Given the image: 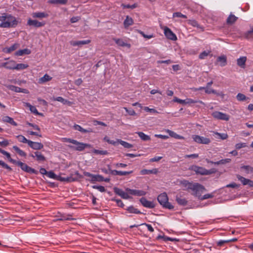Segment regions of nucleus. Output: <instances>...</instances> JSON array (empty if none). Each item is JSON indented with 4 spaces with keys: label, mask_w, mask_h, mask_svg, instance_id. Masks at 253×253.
I'll return each instance as SVG.
<instances>
[{
    "label": "nucleus",
    "mask_w": 253,
    "mask_h": 253,
    "mask_svg": "<svg viewBox=\"0 0 253 253\" xmlns=\"http://www.w3.org/2000/svg\"><path fill=\"white\" fill-rule=\"evenodd\" d=\"M113 40L116 43L120 46L130 47V44L126 42L123 39L114 38Z\"/></svg>",
    "instance_id": "4be33fe9"
},
{
    "label": "nucleus",
    "mask_w": 253,
    "mask_h": 253,
    "mask_svg": "<svg viewBox=\"0 0 253 253\" xmlns=\"http://www.w3.org/2000/svg\"><path fill=\"white\" fill-rule=\"evenodd\" d=\"M13 150L17 153V154L21 157H26V153L23 151L22 150L20 149L18 146H13Z\"/></svg>",
    "instance_id": "c9c22d12"
},
{
    "label": "nucleus",
    "mask_w": 253,
    "mask_h": 253,
    "mask_svg": "<svg viewBox=\"0 0 253 253\" xmlns=\"http://www.w3.org/2000/svg\"><path fill=\"white\" fill-rule=\"evenodd\" d=\"M2 121L4 122L10 124L13 126H17V124L13 120V119L9 116H4L2 118Z\"/></svg>",
    "instance_id": "c85d7f7f"
},
{
    "label": "nucleus",
    "mask_w": 253,
    "mask_h": 253,
    "mask_svg": "<svg viewBox=\"0 0 253 253\" xmlns=\"http://www.w3.org/2000/svg\"><path fill=\"white\" fill-rule=\"evenodd\" d=\"M118 141L120 144L123 145L125 148H131L133 147V145L126 141L122 140L121 139H118Z\"/></svg>",
    "instance_id": "49530a36"
},
{
    "label": "nucleus",
    "mask_w": 253,
    "mask_h": 253,
    "mask_svg": "<svg viewBox=\"0 0 253 253\" xmlns=\"http://www.w3.org/2000/svg\"><path fill=\"white\" fill-rule=\"evenodd\" d=\"M133 24V19L128 16H126V18L124 22V25L125 28L128 27Z\"/></svg>",
    "instance_id": "c756f323"
},
{
    "label": "nucleus",
    "mask_w": 253,
    "mask_h": 253,
    "mask_svg": "<svg viewBox=\"0 0 253 253\" xmlns=\"http://www.w3.org/2000/svg\"><path fill=\"white\" fill-rule=\"evenodd\" d=\"M137 31L139 34H140L144 38H146L147 39H151V38L154 37L153 35H146V34H145V33L143 32H142L141 30H137Z\"/></svg>",
    "instance_id": "5fc2aeb1"
},
{
    "label": "nucleus",
    "mask_w": 253,
    "mask_h": 253,
    "mask_svg": "<svg viewBox=\"0 0 253 253\" xmlns=\"http://www.w3.org/2000/svg\"><path fill=\"white\" fill-rule=\"evenodd\" d=\"M9 88L11 90L15 91L16 92H20L21 88L18 87V86H14V85H10L9 86Z\"/></svg>",
    "instance_id": "69168bd1"
},
{
    "label": "nucleus",
    "mask_w": 253,
    "mask_h": 253,
    "mask_svg": "<svg viewBox=\"0 0 253 253\" xmlns=\"http://www.w3.org/2000/svg\"><path fill=\"white\" fill-rule=\"evenodd\" d=\"M246 60L247 57L246 56L241 57L237 60V65L240 67L244 68Z\"/></svg>",
    "instance_id": "bb28decb"
},
{
    "label": "nucleus",
    "mask_w": 253,
    "mask_h": 253,
    "mask_svg": "<svg viewBox=\"0 0 253 253\" xmlns=\"http://www.w3.org/2000/svg\"><path fill=\"white\" fill-rule=\"evenodd\" d=\"M29 67L27 64L24 63H16L15 69L16 70L19 71L27 69Z\"/></svg>",
    "instance_id": "ea45409f"
},
{
    "label": "nucleus",
    "mask_w": 253,
    "mask_h": 253,
    "mask_svg": "<svg viewBox=\"0 0 253 253\" xmlns=\"http://www.w3.org/2000/svg\"><path fill=\"white\" fill-rule=\"evenodd\" d=\"M158 172V170L157 169H142L140 171V173L141 175H146V174H157Z\"/></svg>",
    "instance_id": "b1692460"
},
{
    "label": "nucleus",
    "mask_w": 253,
    "mask_h": 253,
    "mask_svg": "<svg viewBox=\"0 0 253 253\" xmlns=\"http://www.w3.org/2000/svg\"><path fill=\"white\" fill-rule=\"evenodd\" d=\"M32 16L34 18L42 19L47 17L48 14L44 12H36L32 14Z\"/></svg>",
    "instance_id": "6ab92c4d"
},
{
    "label": "nucleus",
    "mask_w": 253,
    "mask_h": 253,
    "mask_svg": "<svg viewBox=\"0 0 253 253\" xmlns=\"http://www.w3.org/2000/svg\"><path fill=\"white\" fill-rule=\"evenodd\" d=\"M16 138L19 142L27 143L28 144H29V142L30 141V140L26 139V138L22 135H18L16 136Z\"/></svg>",
    "instance_id": "a18cd8bd"
},
{
    "label": "nucleus",
    "mask_w": 253,
    "mask_h": 253,
    "mask_svg": "<svg viewBox=\"0 0 253 253\" xmlns=\"http://www.w3.org/2000/svg\"><path fill=\"white\" fill-rule=\"evenodd\" d=\"M211 53V51H204L201 52L199 56V57L201 59H205L206 57L208 56L210 53Z\"/></svg>",
    "instance_id": "603ef678"
},
{
    "label": "nucleus",
    "mask_w": 253,
    "mask_h": 253,
    "mask_svg": "<svg viewBox=\"0 0 253 253\" xmlns=\"http://www.w3.org/2000/svg\"><path fill=\"white\" fill-rule=\"evenodd\" d=\"M206 162L209 164H214L215 165H225L227 163H229L231 161V160L229 158H226L224 159L220 160V161L217 162H213L209 160V159L206 160Z\"/></svg>",
    "instance_id": "dca6fc26"
},
{
    "label": "nucleus",
    "mask_w": 253,
    "mask_h": 253,
    "mask_svg": "<svg viewBox=\"0 0 253 253\" xmlns=\"http://www.w3.org/2000/svg\"><path fill=\"white\" fill-rule=\"evenodd\" d=\"M128 212L134 214H140L141 213V211H139L137 209L135 208L133 206H131L127 208L126 209Z\"/></svg>",
    "instance_id": "72a5a7b5"
},
{
    "label": "nucleus",
    "mask_w": 253,
    "mask_h": 253,
    "mask_svg": "<svg viewBox=\"0 0 253 253\" xmlns=\"http://www.w3.org/2000/svg\"><path fill=\"white\" fill-rule=\"evenodd\" d=\"M126 191L130 195L137 196H145L146 194V192L140 190L131 189L129 188H126Z\"/></svg>",
    "instance_id": "f8f14e48"
},
{
    "label": "nucleus",
    "mask_w": 253,
    "mask_h": 253,
    "mask_svg": "<svg viewBox=\"0 0 253 253\" xmlns=\"http://www.w3.org/2000/svg\"><path fill=\"white\" fill-rule=\"evenodd\" d=\"M67 1L68 0H50L48 1V3L51 4H66Z\"/></svg>",
    "instance_id": "37998d69"
},
{
    "label": "nucleus",
    "mask_w": 253,
    "mask_h": 253,
    "mask_svg": "<svg viewBox=\"0 0 253 253\" xmlns=\"http://www.w3.org/2000/svg\"><path fill=\"white\" fill-rule=\"evenodd\" d=\"M34 154L35 155L37 161L39 162L45 161V157L40 152L36 151L34 152Z\"/></svg>",
    "instance_id": "2f4dec72"
},
{
    "label": "nucleus",
    "mask_w": 253,
    "mask_h": 253,
    "mask_svg": "<svg viewBox=\"0 0 253 253\" xmlns=\"http://www.w3.org/2000/svg\"><path fill=\"white\" fill-rule=\"evenodd\" d=\"M175 200L179 205L184 206H186L187 204V201L185 198H181V197L177 196Z\"/></svg>",
    "instance_id": "4c0bfd02"
},
{
    "label": "nucleus",
    "mask_w": 253,
    "mask_h": 253,
    "mask_svg": "<svg viewBox=\"0 0 253 253\" xmlns=\"http://www.w3.org/2000/svg\"><path fill=\"white\" fill-rule=\"evenodd\" d=\"M104 177L99 174L95 175V177L94 179V182L95 181H103Z\"/></svg>",
    "instance_id": "774afa93"
},
{
    "label": "nucleus",
    "mask_w": 253,
    "mask_h": 253,
    "mask_svg": "<svg viewBox=\"0 0 253 253\" xmlns=\"http://www.w3.org/2000/svg\"><path fill=\"white\" fill-rule=\"evenodd\" d=\"M28 145L32 149L36 150H41L43 147L42 143L33 142L31 140L29 142Z\"/></svg>",
    "instance_id": "a211bd4d"
},
{
    "label": "nucleus",
    "mask_w": 253,
    "mask_h": 253,
    "mask_svg": "<svg viewBox=\"0 0 253 253\" xmlns=\"http://www.w3.org/2000/svg\"><path fill=\"white\" fill-rule=\"evenodd\" d=\"M165 131L167 132L170 136L173 137L174 138L178 139H184V137L182 136L179 135L174 132V131L170 130L169 129H166Z\"/></svg>",
    "instance_id": "393cba45"
},
{
    "label": "nucleus",
    "mask_w": 253,
    "mask_h": 253,
    "mask_svg": "<svg viewBox=\"0 0 253 253\" xmlns=\"http://www.w3.org/2000/svg\"><path fill=\"white\" fill-rule=\"evenodd\" d=\"M241 169L246 170L247 173H253V168L250 166H243Z\"/></svg>",
    "instance_id": "3c124183"
},
{
    "label": "nucleus",
    "mask_w": 253,
    "mask_h": 253,
    "mask_svg": "<svg viewBox=\"0 0 253 253\" xmlns=\"http://www.w3.org/2000/svg\"><path fill=\"white\" fill-rule=\"evenodd\" d=\"M31 53V51L30 49L28 48H25L23 49H20L15 53V55L16 56H22L25 54H30Z\"/></svg>",
    "instance_id": "a878e982"
},
{
    "label": "nucleus",
    "mask_w": 253,
    "mask_h": 253,
    "mask_svg": "<svg viewBox=\"0 0 253 253\" xmlns=\"http://www.w3.org/2000/svg\"><path fill=\"white\" fill-rule=\"evenodd\" d=\"M27 25L30 26H34L36 28H39L43 27L45 25V22H40L37 20H33L31 18H29L27 21Z\"/></svg>",
    "instance_id": "9b49d317"
},
{
    "label": "nucleus",
    "mask_w": 253,
    "mask_h": 253,
    "mask_svg": "<svg viewBox=\"0 0 253 253\" xmlns=\"http://www.w3.org/2000/svg\"><path fill=\"white\" fill-rule=\"evenodd\" d=\"M93 153L95 154L100 155H107L109 154L107 150H99L96 149H94L93 150Z\"/></svg>",
    "instance_id": "09e8293b"
},
{
    "label": "nucleus",
    "mask_w": 253,
    "mask_h": 253,
    "mask_svg": "<svg viewBox=\"0 0 253 253\" xmlns=\"http://www.w3.org/2000/svg\"><path fill=\"white\" fill-rule=\"evenodd\" d=\"M71 177H64L60 176H57L56 179L60 180L61 181H71Z\"/></svg>",
    "instance_id": "0e129e2a"
},
{
    "label": "nucleus",
    "mask_w": 253,
    "mask_h": 253,
    "mask_svg": "<svg viewBox=\"0 0 253 253\" xmlns=\"http://www.w3.org/2000/svg\"><path fill=\"white\" fill-rule=\"evenodd\" d=\"M24 106L28 107L29 108L30 111L31 112H32L33 113H34V114L37 115L42 116L43 115L42 113H39L38 112V111L37 110V109H36V108L35 106H32L29 103H27V102L24 103Z\"/></svg>",
    "instance_id": "aec40b11"
},
{
    "label": "nucleus",
    "mask_w": 253,
    "mask_h": 253,
    "mask_svg": "<svg viewBox=\"0 0 253 253\" xmlns=\"http://www.w3.org/2000/svg\"><path fill=\"white\" fill-rule=\"evenodd\" d=\"M205 92H206V93H207L208 94L213 93V94H216L218 95H221V96L224 95V94L222 93H217L215 90L209 88H209L206 87Z\"/></svg>",
    "instance_id": "8fccbe9b"
},
{
    "label": "nucleus",
    "mask_w": 253,
    "mask_h": 253,
    "mask_svg": "<svg viewBox=\"0 0 253 253\" xmlns=\"http://www.w3.org/2000/svg\"><path fill=\"white\" fill-rule=\"evenodd\" d=\"M84 176L90 178L89 180H90L92 182H94V179L95 177V175L91 174L88 172H86V171L84 172Z\"/></svg>",
    "instance_id": "6e6d98bb"
},
{
    "label": "nucleus",
    "mask_w": 253,
    "mask_h": 253,
    "mask_svg": "<svg viewBox=\"0 0 253 253\" xmlns=\"http://www.w3.org/2000/svg\"><path fill=\"white\" fill-rule=\"evenodd\" d=\"M53 100L57 101L62 103L63 104H68L69 105H71L72 103L66 99H65L62 97L59 96L56 98H53Z\"/></svg>",
    "instance_id": "7c9ffc66"
},
{
    "label": "nucleus",
    "mask_w": 253,
    "mask_h": 253,
    "mask_svg": "<svg viewBox=\"0 0 253 253\" xmlns=\"http://www.w3.org/2000/svg\"><path fill=\"white\" fill-rule=\"evenodd\" d=\"M217 61L220 62V65L222 67L225 66L227 64V58L224 55L219 56L217 59Z\"/></svg>",
    "instance_id": "473e14b6"
},
{
    "label": "nucleus",
    "mask_w": 253,
    "mask_h": 253,
    "mask_svg": "<svg viewBox=\"0 0 253 253\" xmlns=\"http://www.w3.org/2000/svg\"><path fill=\"white\" fill-rule=\"evenodd\" d=\"M114 191L116 194L119 195L124 199H128L129 198V196H128V193L125 192L121 189L118 188L117 187H114Z\"/></svg>",
    "instance_id": "4468645a"
},
{
    "label": "nucleus",
    "mask_w": 253,
    "mask_h": 253,
    "mask_svg": "<svg viewBox=\"0 0 253 253\" xmlns=\"http://www.w3.org/2000/svg\"><path fill=\"white\" fill-rule=\"evenodd\" d=\"M0 166L9 171H11L12 170L11 168L8 165L2 161H0Z\"/></svg>",
    "instance_id": "338daca9"
},
{
    "label": "nucleus",
    "mask_w": 253,
    "mask_h": 253,
    "mask_svg": "<svg viewBox=\"0 0 253 253\" xmlns=\"http://www.w3.org/2000/svg\"><path fill=\"white\" fill-rule=\"evenodd\" d=\"M20 46V44L18 43H15L10 47H5L2 50V52L5 53H10L13 51H15Z\"/></svg>",
    "instance_id": "2eb2a0df"
},
{
    "label": "nucleus",
    "mask_w": 253,
    "mask_h": 253,
    "mask_svg": "<svg viewBox=\"0 0 253 253\" xmlns=\"http://www.w3.org/2000/svg\"><path fill=\"white\" fill-rule=\"evenodd\" d=\"M188 23L193 26V27H197L199 29H200L202 30V31H204V28L202 26H201L197 22V21H196V20H189L188 21Z\"/></svg>",
    "instance_id": "f704fd0d"
},
{
    "label": "nucleus",
    "mask_w": 253,
    "mask_h": 253,
    "mask_svg": "<svg viewBox=\"0 0 253 253\" xmlns=\"http://www.w3.org/2000/svg\"><path fill=\"white\" fill-rule=\"evenodd\" d=\"M144 110L146 111L151 113L154 114H158L159 112L155 109L153 108H149L148 107H145L144 108Z\"/></svg>",
    "instance_id": "e2e57ef3"
},
{
    "label": "nucleus",
    "mask_w": 253,
    "mask_h": 253,
    "mask_svg": "<svg viewBox=\"0 0 253 253\" xmlns=\"http://www.w3.org/2000/svg\"><path fill=\"white\" fill-rule=\"evenodd\" d=\"M73 218L71 217V216L68 215H61L60 217L59 218H58L56 219V220H73Z\"/></svg>",
    "instance_id": "bf43d9fd"
},
{
    "label": "nucleus",
    "mask_w": 253,
    "mask_h": 253,
    "mask_svg": "<svg viewBox=\"0 0 253 253\" xmlns=\"http://www.w3.org/2000/svg\"><path fill=\"white\" fill-rule=\"evenodd\" d=\"M0 28H14L18 24L16 17L11 14L3 13L0 15Z\"/></svg>",
    "instance_id": "f257e3e1"
},
{
    "label": "nucleus",
    "mask_w": 253,
    "mask_h": 253,
    "mask_svg": "<svg viewBox=\"0 0 253 253\" xmlns=\"http://www.w3.org/2000/svg\"><path fill=\"white\" fill-rule=\"evenodd\" d=\"M238 19V17L231 13L228 17L226 20V23L227 24L231 25L235 23Z\"/></svg>",
    "instance_id": "cd10ccee"
},
{
    "label": "nucleus",
    "mask_w": 253,
    "mask_h": 253,
    "mask_svg": "<svg viewBox=\"0 0 253 253\" xmlns=\"http://www.w3.org/2000/svg\"><path fill=\"white\" fill-rule=\"evenodd\" d=\"M73 144L74 145H68V147L71 149L78 151H82L85 148H90L91 147L89 144L80 142L75 139L73 141Z\"/></svg>",
    "instance_id": "20e7f679"
},
{
    "label": "nucleus",
    "mask_w": 253,
    "mask_h": 253,
    "mask_svg": "<svg viewBox=\"0 0 253 253\" xmlns=\"http://www.w3.org/2000/svg\"><path fill=\"white\" fill-rule=\"evenodd\" d=\"M0 139H2L1 141L0 140V145L1 146L5 147L9 145V143L8 140L5 139L3 138H0Z\"/></svg>",
    "instance_id": "052dcab7"
},
{
    "label": "nucleus",
    "mask_w": 253,
    "mask_h": 253,
    "mask_svg": "<svg viewBox=\"0 0 253 253\" xmlns=\"http://www.w3.org/2000/svg\"><path fill=\"white\" fill-rule=\"evenodd\" d=\"M192 138L195 142L199 144H209L211 142V140L210 138L201 136L198 135H192Z\"/></svg>",
    "instance_id": "0eeeda50"
},
{
    "label": "nucleus",
    "mask_w": 253,
    "mask_h": 253,
    "mask_svg": "<svg viewBox=\"0 0 253 253\" xmlns=\"http://www.w3.org/2000/svg\"><path fill=\"white\" fill-rule=\"evenodd\" d=\"M136 133L138 134L139 137L143 141L150 140L151 139L150 137L145 134L143 132H137Z\"/></svg>",
    "instance_id": "a19ab883"
},
{
    "label": "nucleus",
    "mask_w": 253,
    "mask_h": 253,
    "mask_svg": "<svg viewBox=\"0 0 253 253\" xmlns=\"http://www.w3.org/2000/svg\"><path fill=\"white\" fill-rule=\"evenodd\" d=\"M73 127H74V128L75 130H78V131H80V132H81L82 133H90V132H93V130H92V128H89L88 129H84V128H83L81 126H80L79 125L75 124L73 126Z\"/></svg>",
    "instance_id": "412c9836"
},
{
    "label": "nucleus",
    "mask_w": 253,
    "mask_h": 253,
    "mask_svg": "<svg viewBox=\"0 0 253 253\" xmlns=\"http://www.w3.org/2000/svg\"><path fill=\"white\" fill-rule=\"evenodd\" d=\"M15 164L20 167L21 169L25 172L34 174L38 173V171L30 167L27 164L23 163L20 161H16Z\"/></svg>",
    "instance_id": "423d86ee"
},
{
    "label": "nucleus",
    "mask_w": 253,
    "mask_h": 253,
    "mask_svg": "<svg viewBox=\"0 0 253 253\" xmlns=\"http://www.w3.org/2000/svg\"><path fill=\"white\" fill-rule=\"evenodd\" d=\"M245 37L248 39H253V28L245 34Z\"/></svg>",
    "instance_id": "680f3d73"
},
{
    "label": "nucleus",
    "mask_w": 253,
    "mask_h": 253,
    "mask_svg": "<svg viewBox=\"0 0 253 253\" xmlns=\"http://www.w3.org/2000/svg\"><path fill=\"white\" fill-rule=\"evenodd\" d=\"M213 197V195L212 194H207L204 195L203 196H200V197L199 198V199L200 200H204L210 198H212Z\"/></svg>",
    "instance_id": "13d9d810"
},
{
    "label": "nucleus",
    "mask_w": 253,
    "mask_h": 253,
    "mask_svg": "<svg viewBox=\"0 0 253 253\" xmlns=\"http://www.w3.org/2000/svg\"><path fill=\"white\" fill-rule=\"evenodd\" d=\"M139 201L142 206L145 208L152 209L155 207V205L153 202L148 201L144 197L141 198Z\"/></svg>",
    "instance_id": "ddd939ff"
},
{
    "label": "nucleus",
    "mask_w": 253,
    "mask_h": 253,
    "mask_svg": "<svg viewBox=\"0 0 253 253\" xmlns=\"http://www.w3.org/2000/svg\"><path fill=\"white\" fill-rule=\"evenodd\" d=\"M236 98L239 101H244L249 99V97H247L245 95L241 93H238L236 96Z\"/></svg>",
    "instance_id": "c03bdc74"
},
{
    "label": "nucleus",
    "mask_w": 253,
    "mask_h": 253,
    "mask_svg": "<svg viewBox=\"0 0 253 253\" xmlns=\"http://www.w3.org/2000/svg\"><path fill=\"white\" fill-rule=\"evenodd\" d=\"M121 6L124 9V8H131V9H134L137 7V3H134L132 5H129V4H122Z\"/></svg>",
    "instance_id": "864d4df0"
},
{
    "label": "nucleus",
    "mask_w": 253,
    "mask_h": 253,
    "mask_svg": "<svg viewBox=\"0 0 253 253\" xmlns=\"http://www.w3.org/2000/svg\"><path fill=\"white\" fill-rule=\"evenodd\" d=\"M172 17H179V18H184V19L187 18L186 15L182 14L180 12H174L172 14Z\"/></svg>",
    "instance_id": "4d7b16f0"
},
{
    "label": "nucleus",
    "mask_w": 253,
    "mask_h": 253,
    "mask_svg": "<svg viewBox=\"0 0 253 253\" xmlns=\"http://www.w3.org/2000/svg\"><path fill=\"white\" fill-rule=\"evenodd\" d=\"M90 42H91V40H84V41H71L70 42V43L71 45H72L73 46H81L84 44H88V43H90Z\"/></svg>",
    "instance_id": "f3484780"
},
{
    "label": "nucleus",
    "mask_w": 253,
    "mask_h": 253,
    "mask_svg": "<svg viewBox=\"0 0 253 253\" xmlns=\"http://www.w3.org/2000/svg\"><path fill=\"white\" fill-rule=\"evenodd\" d=\"M1 153L3 155L5 156L10 162L12 163L13 164H15L16 163V161L11 158L10 154L8 152H6L4 150H2V151L1 152Z\"/></svg>",
    "instance_id": "58836bf2"
},
{
    "label": "nucleus",
    "mask_w": 253,
    "mask_h": 253,
    "mask_svg": "<svg viewBox=\"0 0 253 253\" xmlns=\"http://www.w3.org/2000/svg\"><path fill=\"white\" fill-rule=\"evenodd\" d=\"M182 184L187 189L192 190L193 192V194L198 198L201 196L202 193L206 190L204 186L198 183H193L184 180L182 182Z\"/></svg>",
    "instance_id": "f03ea898"
},
{
    "label": "nucleus",
    "mask_w": 253,
    "mask_h": 253,
    "mask_svg": "<svg viewBox=\"0 0 253 253\" xmlns=\"http://www.w3.org/2000/svg\"><path fill=\"white\" fill-rule=\"evenodd\" d=\"M173 101L175 102L179 103L182 104H192L195 103H199L203 105H205L204 102L201 100H195L191 98H186L185 100H182L179 98H178L176 97H175L173 99Z\"/></svg>",
    "instance_id": "39448f33"
},
{
    "label": "nucleus",
    "mask_w": 253,
    "mask_h": 253,
    "mask_svg": "<svg viewBox=\"0 0 253 253\" xmlns=\"http://www.w3.org/2000/svg\"><path fill=\"white\" fill-rule=\"evenodd\" d=\"M164 34L166 37L170 40L176 41L177 37L175 34L168 27H165L164 29Z\"/></svg>",
    "instance_id": "9d476101"
},
{
    "label": "nucleus",
    "mask_w": 253,
    "mask_h": 253,
    "mask_svg": "<svg viewBox=\"0 0 253 253\" xmlns=\"http://www.w3.org/2000/svg\"><path fill=\"white\" fill-rule=\"evenodd\" d=\"M52 79V78L47 74H45L39 80V83L43 84L46 82L49 81Z\"/></svg>",
    "instance_id": "e433bc0d"
},
{
    "label": "nucleus",
    "mask_w": 253,
    "mask_h": 253,
    "mask_svg": "<svg viewBox=\"0 0 253 253\" xmlns=\"http://www.w3.org/2000/svg\"><path fill=\"white\" fill-rule=\"evenodd\" d=\"M212 116L214 118L217 120L228 121L229 119V115L219 111L213 112L212 113Z\"/></svg>",
    "instance_id": "6e6552de"
},
{
    "label": "nucleus",
    "mask_w": 253,
    "mask_h": 253,
    "mask_svg": "<svg viewBox=\"0 0 253 253\" xmlns=\"http://www.w3.org/2000/svg\"><path fill=\"white\" fill-rule=\"evenodd\" d=\"M237 178L242 182L243 185H247L249 180V179L246 178L240 175H237Z\"/></svg>",
    "instance_id": "de8ad7c7"
},
{
    "label": "nucleus",
    "mask_w": 253,
    "mask_h": 253,
    "mask_svg": "<svg viewBox=\"0 0 253 253\" xmlns=\"http://www.w3.org/2000/svg\"><path fill=\"white\" fill-rule=\"evenodd\" d=\"M16 62L13 60H9L0 64V68H4L9 70H15Z\"/></svg>",
    "instance_id": "1a4fd4ad"
},
{
    "label": "nucleus",
    "mask_w": 253,
    "mask_h": 253,
    "mask_svg": "<svg viewBox=\"0 0 253 253\" xmlns=\"http://www.w3.org/2000/svg\"><path fill=\"white\" fill-rule=\"evenodd\" d=\"M193 170L197 174L201 175H206V169L203 167L195 166L193 167Z\"/></svg>",
    "instance_id": "5701e85b"
},
{
    "label": "nucleus",
    "mask_w": 253,
    "mask_h": 253,
    "mask_svg": "<svg viewBox=\"0 0 253 253\" xmlns=\"http://www.w3.org/2000/svg\"><path fill=\"white\" fill-rule=\"evenodd\" d=\"M159 203L164 207L169 210L173 209L174 207L168 201V197L166 193L160 194L157 198Z\"/></svg>",
    "instance_id": "7ed1b4c3"
},
{
    "label": "nucleus",
    "mask_w": 253,
    "mask_h": 253,
    "mask_svg": "<svg viewBox=\"0 0 253 253\" xmlns=\"http://www.w3.org/2000/svg\"><path fill=\"white\" fill-rule=\"evenodd\" d=\"M213 134L218 136V138L221 140H225L228 137V135L226 133H220L216 131H212Z\"/></svg>",
    "instance_id": "79ce46f5"
}]
</instances>
